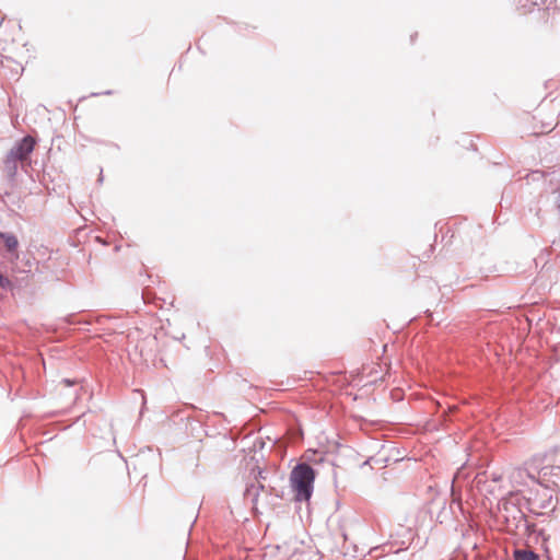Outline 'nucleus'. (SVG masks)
I'll return each instance as SVG.
<instances>
[{"mask_svg": "<svg viewBox=\"0 0 560 560\" xmlns=\"http://www.w3.org/2000/svg\"><path fill=\"white\" fill-rule=\"evenodd\" d=\"M314 479L315 471L307 464H300L293 468L290 482L298 501H307L311 498Z\"/></svg>", "mask_w": 560, "mask_h": 560, "instance_id": "obj_1", "label": "nucleus"}, {"mask_svg": "<svg viewBox=\"0 0 560 560\" xmlns=\"http://www.w3.org/2000/svg\"><path fill=\"white\" fill-rule=\"evenodd\" d=\"M262 471H258L255 480L249 483L245 491V498L250 499L255 511L266 510L271 506L272 488L266 487Z\"/></svg>", "mask_w": 560, "mask_h": 560, "instance_id": "obj_2", "label": "nucleus"}, {"mask_svg": "<svg viewBox=\"0 0 560 560\" xmlns=\"http://www.w3.org/2000/svg\"><path fill=\"white\" fill-rule=\"evenodd\" d=\"M35 139L31 136L24 137L20 142L13 147L8 155L9 160L12 161H25L33 152L35 147Z\"/></svg>", "mask_w": 560, "mask_h": 560, "instance_id": "obj_3", "label": "nucleus"}, {"mask_svg": "<svg viewBox=\"0 0 560 560\" xmlns=\"http://www.w3.org/2000/svg\"><path fill=\"white\" fill-rule=\"evenodd\" d=\"M557 452V448H552L546 452L536 453L525 462V466H528L533 469V471L538 472L545 467L546 463L553 460Z\"/></svg>", "mask_w": 560, "mask_h": 560, "instance_id": "obj_4", "label": "nucleus"}, {"mask_svg": "<svg viewBox=\"0 0 560 560\" xmlns=\"http://www.w3.org/2000/svg\"><path fill=\"white\" fill-rule=\"evenodd\" d=\"M533 469L528 466L516 467L511 470L510 479L517 485H525L526 478L537 481L536 476L532 472Z\"/></svg>", "mask_w": 560, "mask_h": 560, "instance_id": "obj_5", "label": "nucleus"}, {"mask_svg": "<svg viewBox=\"0 0 560 560\" xmlns=\"http://www.w3.org/2000/svg\"><path fill=\"white\" fill-rule=\"evenodd\" d=\"M0 240L3 242L8 252H16L19 247V241L14 234L0 232Z\"/></svg>", "mask_w": 560, "mask_h": 560, "instance_id": "obj_6", "label": "nucleus"}, {"mask_svg": "<svg viewBox=\"0 0 560 560\" xmlns=\"http://www.w3.org/2000/svg\"><path fill=\"white\" fill-rule=\"evenodd\" d=\"M515 560H538V556L532 550L517 549L514 551Z\"/></svg>", "mask_w": 560, "mask_h": 560, "instance_id": "obj_7", "label": "nucleus"}, {"mask_svg": "<svg viewBox=\"0 0 560 560\" xmlns=\"http://www.w3.org/2000/svg\"><path fill=\"white\" fill-rule=\"evenodd\" d=\"M11 284L10 280L0 273V287L8 288Z\"/></svg>", "mask_w": 560, "mask_h": 560, "instance_id": "obj_8", "label": "nucleus"}, {"mask_svg": "<svg viewBox=\"0 0 560 560\" xmlns=\"http://www.w3.org/2000/svg\"><path fill=\"white\" fill-rule=\"evenodd\" d=\"M62 383L66 385V386H72L74 384V382L68 380V378H65L62 380Z\"/></svg>", "mask_w": 560, "mask_h": 560, "instance_id": "obj_9", "label": "nucleus"}]
</instances>
